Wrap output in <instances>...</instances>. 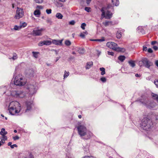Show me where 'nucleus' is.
<instances>
[{"instance_id":"nucleus-1","label":"nucleus","mask_w":158,"mask_h":158,"mask_svg":"<svg viewBox=\"0 0 158 158\" xmlns=\"http://www.w3.org/2000/svg\"><path fill=\"white\" fill-rule=\"evenodd\" d=\"M8 110L10 114L14 115L18 113L21 111V106L19 103L17 101H12L10 104Z\"/></svg>"},{"instance_id":"nucleus-2","label":"nucleus","mask_w":158,"mask_h":158,"mask_svg":"<svg viewBox=\"0 0 158 158\" xmlns=\"http://www.w3.org/2000/svg\"><path fill=\"white\" fill-rule=\"evenodd\" d=\"M153 123L152 121L147 118H144L140 123L141 128L144 130L148 131L152 126Z\"/></svg>"},{"instance_id":"nucleus-3","label":"nucleus","mask_w":158,"mask_h":158,"mask_svg":"<svg viewBox=\"0 0 158 158\" xmlns=\"http://www.w3.org/2000/svg\"><path fill=\"white\" fill-rule=\"evenodd\" d=\"M34 106V104L31 101H26L23 106L21 108V110L23 112L27 114L31 112Z\"/></svg>"},{"instance_id":"nucleus-4","label":"nucleus","mask_w":158,"mask_h":158,"mask_svg":"<svg viewBox=\"0 0 158 158\" xmlns=\"http://www.w3.org/2000/svg\"><path fill=\"white\" fill-rule=\"evenodd\" d=\"M14 77H15L14 83L16 85L21 86L26 84V82L25 79L22 77V75L19 74L15 76V74H14Z\"/></svg>"},{"instance_id":"nucleus-5","label":"nucleus","mask_w":158,"mask_h":158,"mask_svg":"<svg viewBox=\"0 0 158 158\" xmlns=\"http://www.w3.org/2000/svg\"><path fill=\"white\" fill-rule=\"evenodd\" d=\"M106 46L118 52H124L125 49L124 48L119 47L117 44L112 42H108L106 44Z\"/></svg>"},{"instance_id":"nucleus-6","label":"nucleus","mask_w":158,"mask_h":158,"mask_svg":"<svg viewBox=\"0 0 158 158\" xmlns=\"http://www.w3.org/2000/svg\"><path fill=\"white\" fill-rule=\"evenodd\" d=\"M139 64L140 66L143 65L145 67L148 69L152 65V63L145 58H142L141 60L139 62Z\"/></svg>"},{"instance_id":"nucleus-7","label":"nucleus","mask_w":158,"mask_h":158,"mask_svg":"<svg viewBox=\"0 0 158 158\" xmlns=\"http://www.w3.org/2000/svg\"><path fill=\"white\" fill-rule=\"evenodd\" d=\"M78 133L81 136H83L85 135L86 128L85 126L83 125H80L77 127Z\"/></svg>"},{"instance_id":"nucleus-8","label":"nucleus","mask_w":158,"mask_h":158,"mask_svg":"<svg viewBox=\"0 0 158 158\" xmlns=\"http://www.w3.org/2000/svg\"><path fill=\"white\" fill-rule=\"evenodd\" d=\"M105 7H103L101 11L102 12V14L101 15V18L102 19L104 18H105L106 19H110L112 16V14L109 11L107 10L105 15Z\"/></svg>"},{"instance_id":"nucleus-9","label":"nucleus","mask_w":158,"mask_h":158,"mask_svg":"<svg viewBox=\"0 0 158 158\" xmlns=\"http://www.w3.org/2000/svg\"><path fill=\"white\" fill-rule=\"evenodd\" d=\"M24 15L23 9L21 8L17 7L16 10V14L15 16V18L16 19H19L22 18Z\"/></svg>"},{"instance_id":"nucleus-10","label":"nucleus","mask_w":158,"mask_h":158,"mask_svg":"<svg viewBox=\"0 0 158 158\" xmlns=\"http://www.w3.org/2000/svg\"><path fill=\"white\" fill-rule=\"evenodd\" d=\"M12 95L17 98H23L25 96V93L21 91H14L11 93Z\"/></svg>"},{"instance_id":"nucleus-11","label":"nucleus","mask_w":158,"mask_h":158,"mask_svg":"<svg viewBox=\"0 0 158 158\" xmlns=\"http://www.w3.org/2000/svg\"><path fill=\"white\" fill-rule=\"evenodd\" d=\"M27 88L29 91V94L32 95L35 93L36 92V85L29 84L27 87Z\"/></svg>"},{"instance_id":"nucleus-12","label":"nucleus","mask_w":158,"mask_h":158,"mask_svg":"<svg viewBox=\"0 0 158 158\" xmlns=\"http://www.w3.org/2000/svg\"><path fill=\"white\" fill-rule=\"evenodd\" d=\"M44 30V29L42 28L39 29L38 27L36 28L33 30L31 34L33 36H41L42 35V31Z\"/></svg>"},{"instance_id":"nucleus-13","label":"nucleus","mask_w":158,"mask_h":158,"mask_svg":"<svg viewBox=\"0 0 158 158\" xmlns=\"http://www.w3.org/2000/svg\"><path fill=\"white\" fill-rule=\"evenodd\" d=\"M142 103L145 104L148 108L151 109L153 108L156 105V103L153 101H148L142 102Z\"/></svg>"},{"instance_id":"nucleus-14","label":"nucleus","mask_w":158,"mask_h":158,"mask_svg":"<svg viewBox=\"0 0 158 158\" xmlns=\"http://www.w3.org/2000/svg\"><path fill=\"white\" fill-rule=\"evenodd\" d=\"M20 158H34L31 153L29 151H26Z\"/></svg>"},{"instance_id":"nucleus-15","label":"nucleus","mask_w":158,"mask_h":158,"mask_svg":"<svg viewBox=\"0 0 158 158\" xmlns=\"http://www.w3.org/2000/svg\"><path fill=\"white\" fill-rule=\"evenodd\" d=\"M62 41L63 40H53L52 42L53 44L56 45H61L62 44Z\"/></svg>"},{"instance_id":"nucleus-16","label":"nucleus","mask_w":158,"mask_h":158,"mask_svg":"<svg viewBox=\"0 0 158 158\" xmlns=\"http://www.w3.org/2000/svg\"><path fill=\"white\" fill-rule=\"evenodd\" d=\"M124 31L123 30L121 31H118L117 32L116 34V36L117 38L120 39L122 36V32Z\"/></svg>"},{"instance_id":"nucleus-17","label":"nucleus","mask_w":158,"mask_h":158,"mask_svg":"<svg viewBox=\"0 0 158 158\" xmlns=\"http://www.w3.org/2000/svg\"><path fill=\"white\" fill-rule=\"evenodd\" d=\"M93 65V62H89L87 63L86 65L85 66V68L86 69H90Z\"/></svg>"},{"instance_id":"nucleus-18","label":"nucleus","mask_w":158,"mask_h":158,"mask_svg":"<svg viewBox=\"0 0 158 158\" xmlns=\"http://www.w3.org/2000/svg\"><path fill=\"white\" fill-rule=\"evenodd\" d=\"M7 134V131H5V129L4 128H2L1 131L0 132V134L2 135L3 136L4 135H5Z\"/></svg>"},{"instance_id":"nucleus-19","label":"nucleus","mask_w":158,"mask_h":158,"mask_svg":"<svg viewBox=\"0 0 158 158\" xmlns=\"http://www.w3.org/2000/svg\"><path fill=\"white\" fill-rule=\"evenodd\" d=\"M87 136V138H85L86 139H89L90 137L92 136V134L91 132L89 131H87L86 132V134H85V135Z\"/></svg>"},{"instance_id":"nucleus-20","label":"nucleus","mask_w":158,"mask_h":158,"mask_svg":"<svg viewBox=\"0 0 158 158\" xmlns=\"http://www.w3.org/2000/svg\"><path fill=\"white\" fill-rule=\"evenodd\" d=\"M41 13L39 10H36L34 12V15L36 16L37 17H39Z\"/></svg>"},{"instance_id":"nucleus-21","label":"nucleus","mask_w":158,"mask_h":158,"mask_svg":"<svg viewBox=\"0 0 158 158\" xmlns=\"http://www.w3.org/2000/svg\"><path fill=\"white\" fill-rule=\"evenodd\" d=\"M128 63H129L130 65L132 68L134 67L135 65L134 61L133 60H130L129 61H128Z\"/></svg>"},{"instance_id":"nucleus-22","label":"nucleus","mask_w":158,"mask_h":158,"mask_svg":"<svg viewBox=\"0 0 158 158\" xmlns=\"http://www.w3.org/2000/svg\"><path fill=\"white\" fill-rule=\"evenodd\" d=\"M112 2L113 5L117 6L119 4V2L118 0H112Z\"/></svg>"},{"instance_id":"nucleus-23","label":"nucleus","mask_w":158,"mask_h":158,"mask_svg":"<svg viewBox=\"0 0 158 158\" xmlns=\"http://www.w3.org/2000/svg\"><path fill=\"white\" fill-rule=\"evenodd\" d=\"M151 95L154 99H156L157 101H158V95L157 94H155L153 93H152Z\"/></svg>"},{"instance_id":"nucleus-24","label":"nucleus","mask_w":158,"mask_h":158,"mask_svg":"<svg viewBox=\"0 0 158 158\" xmlns=\"http://www.w3.org/2000/svg\"><path fill=\"white\" fill-rule=\"evenodd\" d=\"M56 16L58 19H61L63 17V15L60 13H58L56 14Z\"/></svg>"},{"instance_id":"nucleus-25","label":"nucleus","mask_w":158,"mask_h":158,"mask_svg":"<svg viewBox=\"0 0 158 158\" xmlns=\"http://www.w3.org/2000/svg\"><path fill=\"white\" fill-rule=\"evenodd\" d=\"M100 70L101 71V75H103L105 74V69L104 68L102 67L100 68Z\"/></svg>"},{"instance_id":"nucleus-26","label":"nucleus","mask_w":158,"mask_h":158,"mask_svg":"<svg viewBox=\"0 0 158 158\" xmlns=\"http://www.w3.org/2000/svg\"><path fill=\"white\" fill-rule=\"evenodd\" d=\"M44 45H48L51 44L52 42L51 41L49 40H44Z\"/></svg>"},{"instance_id":"nucleus-27","label":"nucleus","mask_w":158,"mask_h":158,"mask_svg":"<svg viewBox=\"0 0 158 158\" xmlns=\"http://www.w3.org/2000/svg\"><path fill=\"white\" fill-rule=\"evenodd\" d=\"M78 52L80 54H83L85 52L84 49L83 48H79L78 50Z\"/></svg>"},{"instance_id":"nucleus-28","label":"nucleus","mask_w":158,"mask_h":158,"mask_svg":"<svg viewBox=\"0 0 158 158\" xmlns=\"http://www.w3.org/2000/svg\"><path fill=\"white\" fill-rule=\"evenodd\" d=\"M27 26V24L25 22H21L20 24V26L21 28H23L26 27Z\"/></svg>"},{"instance_id":"nucleus-29","label":"nucleus","mask_w":158,"mask_h":158,"mask_svg":"<svg viewBox=\"0 0 158 158\" xmlns=\"http://www.w3.org/2000/svg\"><path fill=\"white\" fill-rule=\"evenodd\" d=\"M125 57L124 56H121L118 57V59L121 61L123 62L125 60Z\"/></svg>"},{"instance_id":"nucleus-30","label":"nucleus","mask_w":158,"mask_h":158,"mask_svg":"<svg viewBox=\"0 0 158 158\" xmlns=\"http://www.w3.org/2000/svg\"><path fill=\"white\" fill-rule=\"evenodd\" d=\"M90 40L92 41L102 42L105 41V40L104 38L103 37L101 39H97L95 40Z\"/></svg>"},{"instance_id":"nucleus-31","label":"nucleus","mask_w":158,"mask_h":158,"mask_svg":"<svg viewBox=\"0 0 158 158\" xmlns=\"http://www.w3.org/2000/svg\"><path fill=\"white\" fill-rule=\"evenodd\" d=\"M21 29V28L20 26H17V25H15L14 26V28L13 29H11V30H19L20 29Z\"/></svg>"},{"instance_id":"nucleus-32","label":"nucleus","mask_w":158,"mask_h":158,"mask_svg":"<svg viewBox=\"0 0 158 158\" xmlns=\"http://www.w3.org/2000/svg\"><path fill=\"white\" fill-rule=\"evenodd\" d=\"M64 43H65V44L66 46H70L71 45V43L70 42V41L69 40H66L65 41Z\"/></svg>"},{"instance_id":"nucleus-33","label":"nucleus","mask_w":158,"mask_h":158,"mask_svg":"<svg viewBox=\"0 0 158 158\" xmlns=\"http://www.w3.org/2000/svg\"><path fill=\"white\" fill-rule=\"evenodd\" d=\"M32 53L33 54V56L35 58H37L38 57V54L39 53V52H33Z\"/></svg>"},{"instance_id":"nucleus-34","label":"nucleus","mask_w":158,"mask_h":158,"mask_svg":"<svg viewBox=\"0 0 158 158\" xmlns=\"http://www.w3.org/2000/svg\"><path fill=\"white\" fill-rule=\"evenodd\" d=\"M18 58L17 55L15 53H14L13 54V56L10 58V59H12L13 60H15L16 59Z\"/></svg>"},{"instance_id":"nucleus-35","label":"nucleus","mask_w":158,"mask_h":158,"mask_svg":"<svg viewBox=\"0 0 158 158\" xmlns=\"http://www.w3.org/2000/svg\"><path fill=\"white\" fill-rule=\"evenodd\" d=\"M86 26V24L85 23H83L81 24V27L83 30H85V27Z\"/></svg>"},{"instance_id":"nucleus-36","label":"nucleus","mask_w":158,"mask_h":158,"mask_svg":"<svg viewBox=\"0 0 158 158\" xmlns=\"http://www.w3.org/2000/svg\"><path fill=\"white\" fill-rule=\"evenodd\" d=\"M69 73L66 71H65L64 74V78L67 77L69 75Z\"/></svg>"},{"instance_id":"nucleus-37","label":"nucleus","mask_w":158,"mask_h":158,"mask_svg":"<svg viewBox=\"0 0 158 158\" xmlns=\"http://www.w3.org/2000/svg\"><path fill=\"white\" fill-rule=\"evenodd\" d=\"M75 23V22L74 20L71 21L69 22V24L70 25H74Z\"/></svg>"},{"instance_id":"nucleus-38","label":"nucleus","mask_w":158,"mask_h":158,"mask_svg":"<svg viewBox=\"0 0 158 158\" xmlns=\"http://www.w3.org/2000/svg\"><path fill=\"white\" fill-rule=\"evenodd\" d=\"M100 80L103 82H105L106 81V79L105 77H102L101 78Z\"/></svg>"},{"instance_id":"nucleus-39","label":"nucleus","mask_w":158,"mask_h":158,"mask_svg":"<svg viewBox=\"0 0 158 158\" xmlns=\"http://www.w3.org/2000/svg\"><path fill=\"white\" fill-rule=\"evenodd\" d=\"M46 12L48 14H50L52 12V10L51 9H47L46 10Z\"/></svg>"},{"instance_id":"nucleus-40","label":"nucleus","mask_w":158,"mask_h":158,"mask_svg":"<svg viewBox=\"0 0 158 158\" xmlns=\"http://www.w3.org/2000/svg\"><path fill=\"white\" fill-rule=\"evenodd\" d=\"M46 22L47 23L51 24L52 23V21L51 19L48 18L46 20Z\"/></svg>"},{"instance_id":"nucleus-41","label":"nucleus","mask_w":158,"mask_h":158,"mask_svg":"<svg viewBox=\"0 0 158 158\" xmlns=\"http://www.w3.org/2000/svg\"><path fill=\"white\" fill-rule=\"evenodd\" d=\"M37 3H41L43 2V0H35Z\"/></svg>"},{"instance_id":"nucleus-42","label":"nucleus","mask_w":158,"mask_h":158,"mask_svg":"<svg viewBox=\"0 0 158 158\" xmlns=\"http://www.w3.org/2000/svg\"><path fill=\"white\" fill-rule=\"evenodd\" d=\"M154 83L156 87L158 88V80L157 79L155 80V81H154Z\"/></svg>"},{"instance_id":"nucleus-43","label":"nucleus","mask_w":158,"mask_h":158,"mask_svg":"<svg viewBox=\"0 0 158 158\" xmlns=\"http://www.w3.org/2000/svg\"><path fill=\"white\" fill-rule=\"evenodd\" d=\"M90 7H86L85 8V11H87V12H89L90 11Z\"/></svg>"},{"instance_id":"nucleus-44","label":"nucleus","mask_w":158,"mask_h":158,"mask_svg":"<svg viewBox=\"0 0 158 158\" xmlns=\"http://www.w3.org/2000/svg\"><path fill=\"white\" fill-rule=\"evenodd\" d=\"M44 42L43 41H41L38 44V45L40 46H43V45H44Z\"/></svg>"},{"instance_id":"nucleus-45","label":"nucleus","mask_w":158,"mask_h":158,"mask_svg":"<svg viewBox=\"0 0 158 158\" xmlns=\"http://www.w3.org/2000/svg\"><path fill=\"white\" fill-rule=\"evenodd\" d=\"M108 54L109 55L113 56L114 55V53L112 52L108 51Z\"/></svg>"},{"instance_id":"nucleus-46","label":"nucleus","mask_w":158,"mask_h":158,"mask_svg":"<svg viewBox=\"0 0 158 158\" xmlns=\"http://www.w3.org/2000/svg\"><path fill=\"white\" fill-rule=\"evenodd\" d=\"M13 139L15 140L18 139H19V137L18 136L16 135L14 137Z\"/></svg>"},{"instance_id":"nucleus-47","label":"nucleus","mask_w":158,"mask_h":158,"mask_svg":"<svg viewBox=\"0 0 158 158\" xmlns=\"http://www.w3.org/2000/svg\"><path fill=\"white\" fill-rule=\"evenodd\" d=\"M2 136V139L4 140H6L7 139V137L6 136H5V135Z\"/></svg>"},{"instance_id":"nucleus-48","label":"nucleus","mask_w":158,"mask_h":158,"mask_svg":"<svg viewBox=\"0 0 158 158\" xmlns=\"http://www.w3.org/2000/svg\"><path fill=\"white\" fill-rule=\"evenodd\" d=\"M15 147H17V145L16 144H14L12 145V146H11V148H13Z\"/></svg>"},{"instance_id":"nucleus-49","label":"nucleus","mask_w":158,"mask_h":158,"mask_svg":"<svg viewBox=\"0 0 158 158\" xmlns=\"http://www.w3.org/2000/svg\"><path fill=\"white\" fill-rule=\"evenodd\" d=\"M148 51L149 53H151L153 51L151 48H149L148 49Z\"/></svg>"},{"instance_id":"nucleus-50","label":"nucleus","mask_w":158,"mask_h":158,"mask_svg":"<svg viewBox=\"0 0 158 158\" xmlns=\"http://www.w3.org/2000/svg\"><path fill=\"white\" fill-rule=\"evenodd\" d=\"M80 36L82 38H84L85 36L84 34L82 33H81L80 34Z\"/></svg>"},{"instance_id":"nucleus-51","label":"nucleus","mask_w":158,"mask_h":158,"mask_svg":"<svg viewBox=\"0 0 158 158\" xmlns=\"http://www.w3.org/2000/svg\"><path fill=\"white\" fill-rule=\"evenodd\" d=\"M109 23V22H106L104 23L105 26H107L108 25Z\"/></svg>"},{"instance_id":"nucleus-52","label":"nucleus","mask_w":158,"mask_h":158,"mask_svg":"<svg viewBox=\"0 0 158 158\" xmlns=\"http://www.w3.org/2000/svg\"><path fill=\"white\" fill-rule=\"evenodd\" d=\"M157 43L156 41H153L151 42V44L152 45H154Z\"/></svg>"},{"instance_id":"nucleus-53","label":"nucleus","mask_w":158,"mask_h":158,"mask_svg":"<svg viewBox=\"0 0 158 158\" xmlns=\"http://www.w3.org/2000/svg\"><path fill=\"white\" fill-rule=\"evenodd\" d=\"M153 48L155 50H157L158 49V48L156 46H154Z\"/></svg>"},{"instance_id":"nucleus-54","label":"nucleus","mask_w":158,"mask_h":158,"mask_svg":"<svg viewBox=\"0 0 158 158\" xmlns=\"http://www.w3.org/2000/svg\"><path fill=\"white\" fill-rule=\"evenodd\" d=\"M143 51H146V50H147V47L144 46H143Z\"/></svg>"},{"instance_id":"nucleus-55","label":"nucleus","mask_w":158,"mask_h":158,"mask_svg":"<svg viewBox=\"0 0 158 158\" xmlns=\"http://www.w3.org/2000/svg\"><path fill=\"white\" fill-rule=\"evenodd\" d=\"M91 1V0H86V3L87 4H89L90 3Z\"/></svg>"},{"instance_id":"nucleus-56","label":"nucleus","mask_w":158,"mask_h":158,"mask_svg":"<svg viewBox=\"0 0 158 158\" xmlns=\"http://www.w3.org/2000/svg\"><path fill=\"white\" fill-rule=\"evenodd\" d=\"M12 142H9L8 143V145L9 146H10L11 147V146H12Z\"/></svg>"},{"instance_id":"nucleus-57","label":"nucleus","mask_w":158,"mask_h":158,"mask_svg":"<svg viewBox=\"0 0 158 158\" xmlns=\"http://www.w3.org/2000/svg\"><path fill=\"white\" fill-rule=\"evenodd\" d=\"M155 64L158 67V60H156V61Z\"/></svg>"},{"instance_id":"nucleus-58","label":"nucleus","mask_w":158,"mask_h":158,"mask_svg":"<svg viewBox=\"0 0 158 158\" xmlns=\"http://www.w3.org/2000/svg\"><path fill=\"white\" fill-rule=\"evenodd\" d=\"M37 8L40 9H43V7L42 6H37Z\"/></svg>"},{"instance_id":"nucleus-59","label":"nucleus","mask_w":158,"mask_h":158,"mask_svg":"<svg viewBox=\"0 0 158 158\" xmlns=\"http://www.w3.org/2000/svg\"><path fill=\"white\" fill-rule=\"evenodd\" d=\"M60 58V57H57L56 58V62L59 60V59Z\"/></svg>"},{"instance_id":"nucleus-60","label":"nucleus","mask_w":158,"mask_h":158,"mask_svg":"<svg viewBox=\"0 0 158 158\" xmlns=\"http://www.w3.org/2000/svg\"><path fill=\"white\" fill-rule=\"evenodd\" d=\"M0 142H1V143H5V140L2 139L1 140V141H0Z\"/></svg>"},{"instance_id":"nucleus-61","label":"nucleus","mask_w":158,"mask_h":158,"mask_svg":"<svg viewBox=\"0 0 158 158\" xmlns=\"http://www.w3.org/2000/svg\"><path fill=\"white\" fill-rule=\"evenodd\" d=\"M135 76L136 77H139V75L138 73L136 74L135 75Z\"/></svg>"},{"instance_id":"nucleus-62","label":"nucleus","mask_w":158,"mask_h":158,"mask_svg":"<svg viewBox=\"0 0 158 158\" xmlns=\"http://www.w3.org/2000/svg\"><path fill=\"white\" fill-rule=\"evenodd\" d=\"M143 33L144 31L142 29H141V31H140V32L143 33Z\"/></svg>"},{"instance_id":"nucleus-63","label":"nucleus","mask_w":158,"mask_h":158,"mask_svg":"<svg viewBox=\"0 0 158 158\" xmlns=\"http://www.w3.org/2000/svg\"><path fill=\"white\" fill-rule=\"evenodd\" d=\"M78 117L79 118H81V115H79L78 116Z\"/></svg>"},{"instance_id":"nucleus-64","label":"nucleus","mask_w":158,"mask_h":158,"mask_svg":"<svg viewBox=\"0 0 158 158\" xmlns=\"http://www.w3.org/2000/svg\"><path fill=\"white\" fill-rule=\"evenodd\" d=\"M59 0L61 2H65V0Z\"/></svg>"}]
</instances>
